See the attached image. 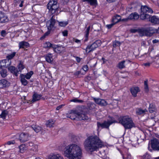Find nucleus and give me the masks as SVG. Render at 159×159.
Returning a JSON list of instances; mask_svg holds the SVG:
<instances>
[{
	"mask_svg": "<svg viewBox=\"0 0 159 159\" xmlns=\"http://www.w3.org/2000/svg\"><path fill=\"white\" fill-rule=\"evenodd\" d=\"M84 144L85 150L91 152L97 151L99 148L104 147L103 142L96 135H92L88 137Z\"/></svg>",
	"mask_w": 159,
	"mask_h": 159,
	"instance_id": "f257e3e1",
	"label": "nucleus"
},
{
	"mask_svg": "<svg viewBox=\"0 0 159 159\" xmlns=\"http://www.w3.org/2000/svg\"><path fill=\"white\" fill-rule=\"evenodd\" d=\"M82 150L78 145L74 144L66 146L64 150L65 156L69 159H80L82 157Z\"/></svg>",
	"mask_w": 159,
	"mask_h": 159,
	"instance_id": "f03ea898",
	"label": "nucleus"
},
{
	"mask_svg": "<svg viewBox=\"0 0 159 159\" xmlns=\"http://www.w3.org/2000/svg\"><path fill=\"white\" fill-rule=\"evenodd\" d=\"M118 120L119 123L123 125L125 129H131L135 127L132 119L128 116L120 117Z\"/></svg>",
	"mask_w": 159,
	"mask_h": 159,
	"instance_id": "7ed1b4c3",
	"label": "nucleus"
},
{
	"mask_svg": "<svg viewBox=\"0 0 159 159\" xmlns=\"http://www.w3.org/2000/svg\"><path fill=\"white\" fill-rule=\"evenodd\" d=\"M138 31L139 34L141 37L144 36H152L155 33V30L152 28L150 27L139 29Z\"/></svg>",
	"mask_w": 159,
	"mask_h": 159,
	"instance_id": "20e7f679",
	"label": "nucleus"
},
{
	"mask_svg": "<svg viewBox=\"0 0 159 159\" xmlns=\"http://www.w3.org/2000/svg\"><path fill=\"white\" fill-rule=\"evenodd\" d=\"M68 117L73 120H86L88 119V117L85 114L78 112L76 111L70 113Z\"/></svg>",
	"mask_w": 159,
	"mask_h": 159,
	"instance_id": "39448f33",
	"label": "nucleus"
},
{
	"mask_svg": "<svg viewBox=\"0 0 159 159\" xmlns=\"http://www.w3.org/2000/svg\"><path fill=\"white\" fill-rule=\"evenodd\" d=\"M141 10L142 13L140 15V18L142 20L148 19L150 18V16L146 13H152L153 12L151 8L146 6H142Z\"/></svg>",
	"mask_w": 159,
	"mask_h": 159,
	"instance_id": "423d86ee",
	"label": "nucleus"
},
{
	"mask_svg": "<svg viewBox=\"0 0 159 159\" xmlns=\"http://www.w3.org/2000/svg\"><path fill=\"white\" fill-rule=\"evenodd\" d=\"M57 4V0H50L48 4V8L51 11L52 14L55 13L57 10L58 7Z\"/></svg>",
	"mask_w": 159,
	"mask_h": 159,
	"instance_id": "0eeeda50",
	"label": "nucleus"
},
{
	"mask_svg": "<svg viewBox=\"0 0 159 159\" xmlns=\"http://www.w3.org/2000/svg\"><path fill=\"white\" fill-rule=\"evenodd\" d=\"M102 42L100 40H97L94 41L91 45H88L86 49V52L87 53H89L92 51H93L98 46L101 45Z\"/></svg>",
	"mask_w": 159,
	"mask_h": 159,
	"instance_id": "6e6552de",
	"label": "nucleus"
},
{
	"mask_svg": "<svg viewBox=\"0 0 159 159\" xmlns=\"http://www.w3.org/2000/svg\"><path fill=\"white\" fill-rule=\"evenodd\" d=\"M116 122H117V121L112 119L111 120H108L107 121H104L102 123H101L100 122H98L97 123V127L98 128L100 127L102 128H108L111 125Z\"/></svg>",
	"mask_w": 159,
	"mask_h": 159,
	"instance_id": "1a4fd4ad",
	"label": "nucleus"
},
{
	"mask_svg": "<svg viewBox=\"0 0 159 159\" xmlns=\"http://www.w3.org/2000/svg\"><path fill=\"white\" fill-rule=\"evenodd\" d=\"M151 145L152 149L155 151H159V140L154 138L151 141Z\"/></svg>",
	"mask_w": 159,
	"mask_h": 159,
	"instance_id": "9d476101",
	"label": "nucleus"
},
{
	"mask_svg": "<svg viewBox=\"0 0 159 159\" xmlns=\"http://www.w3.org/2000/svg\"><path fill=\"white\" fill-rule=\"evenodd\" d=\"M54 16H52L50 20L47 22L46 26L49 30H51L54 28L56 23V20L53 18Z\"/></svg>",
	"mask_w": 159,
	"mask_h": 159,
	"instance_id": "9b49d317",
	"label": "nucleus"
},
{
	"mask_svg": "<svg viewBox=\"0 0 159 159\" xmlns=\"http://www.w3.org/2000/svg\"><path fill=\"white\" fill-rule=\"evenodd\" d=\"M30 135L27 133H22L20 135V140L22 142H24L28 140Z\"/></svg>",
	"mask_w": 159,
	"mask_h": 159,
	"instance_id": "f8f14e48",
	"label": "nucleus"
},
{
	"mask_svg": "<svg viewBox=\"0 0 159 159\" xmlns=\"http://www.w3.org/2000/svg\"><path fill=\"white\" fill-rule=\"evenodd\" d=\"M9 19L5 13L0 11V23L4 24L8 22Z\"/></svg>",
	"mask_w": 159,
	"mask_h": 159,
	"instance_id": "ddd939ff",
	"label": "nucleus"
},
{
	"mask_svg": "<svg viewBox=\"0 0 159 159\" xmlns=\"http://www.w3.org/2000/svg\"><path fill=\"white\" fill-rule=\"evenodd\" d=\"M93 100L97 104L102 106H105L108 104L107 102L104 99L94 98Z\"/></svg>",
	"mask_w": 159,
	"mask_h": 159,
	"instance_id": "4468645a",
	"label": "nucleus"
},
{
	"mask_svg": "<svg viewBox=\"0 0 159 159\" xmlns=\"http://www.w3.org/2000/svg\"><path fill=\"white\" fill-rule=\"evenodd\" d=\"M0 67H4L5 68H8L10 66L11 64V60L7 59H4L2 60V62L0 63Z\"/></svg>",
	"mask_w": 159,
	"mask_h": 159,
	"instance_id": "2eb2a0df",
	"label": "nucleus"
},
{
	"mask_svg": "<svg viewBox=\"0 0 159 159\" xmlns=\"http://www.w3.org/2000/svg\"><path fill=\"white\" fill-rule=\"evenodd\" d=\"M8 70L11 73L17 76L18 74H20L18 72V70L13 66H10L8 68Z\"/></svg>",
	"mask_w": 159,
	"mask_h": 159,
	"instance_id": "dca6fc26",
	"label": "nucleus"
},
{
	"mask_svg": "<svg viewBox=\"0 0 159 159\" xmlns=\"http://www.w3.org/2000/svg\"><path fill=\"white\" fill-rule=\"evenodd\" d=\"M130 90L134 97H136L137 93L140 91L138 87H133L130 89Z\"/></svg>",
	"mask_w": 159,
	"mask_h": 159,
	"instance_id": "f3484780",
	"label": "nucleus"
},
{
	"mask_svg": "<svg viewBox=\"0 0 159 159\" xmlns=\"http://www.w3.org/2000/svg\"><path fill=\"white\" fill-rule=\"evenodd\" d=\"M53 48L54 52L57 53H61L64 50V47L62 46H59L54 44L53 45Z\"/></svg>",
	"mask_w": 159,
	"mask_h": 159,
	"instance_id": "a211bd4d",
	"label": "nucleus"
},
{
	"mask_svg": "<svg viewBox=\"0 0 159 159\" xmlns=\"http://www.w3.org/2000/svg\"><path fill=\"white\" fill-rule=\"evenodd\" d=\"M148 19H149V21L153 24H159V17L157 16H154L151 17H150V18Z\"/></svg>",
	"mask_w": 159,
	"mask_h": 159,
	"instance_id": "6ab92c4d",
	"label": "nucleus"
},
{
	"mask_svg": "<svg viewBox=\"0 0 159 159\" xmlns=\"http://www.w3.org/2000/svg\"><path fill=\"white\" fill-rule=\"evenodd\" d=\"M139 18V15L137 12L132 13L128 17L130 20H137Z\"/></svg>",
	"mask_w": 159,
	"mask_h": 159,
	"instance_id": "aec40b11",
	"label": "nucleus"
},
{
	"mask_svg": "<svg viewBox=\"0 0 159 159\" xmlns=\"http://www.w3.org/2000/svg\"><path fill=\"white\" fill-rule=\"evenodd\" d=\"M83 2H87L91 6L96 7L98 5L97 0H83Z\"/></svg>",
	"mask_w": 159,
	"mask_h": 159,
	"instance_id": "412c9836",
	"label": "nucleus"
},
{
	"mask_svg": "<svg viewBox=\"0 0 159 159\" xmlns=\"http://www.w3.org/2000/svg\"><path fill=\"white\" fill-rule=\"evenodd\" d=\"M121 18V16L120 15H116L113 17L112 19V22L115 24L120 21Z\"/></svg>",
	"mask_w": 159,
	"mask_h": 159,
	"instance_id": "4be33fe9",
	"label": "nucleus"
},
{
	"mask_svg": "<svg viewBox=\"0 0 159 159\" xmlns=\"http://www.w3.org/2000/svg\"><path fill=\"white\" fill-rule=\"evenodd\" d=\"M41 97V95L37 93H35L33 96V99L31 102H34L39 101Z\"/></svg>",
	"mask_w": 159,
	"mask_h": 159,
	"instance_id": "5701e85b",
	"label": "nucleus"
},
{
	"mask_svg": "<svg viewBox=\"0 0 159 159\" xmlns=\"http://www.w3.org/2000/svg\"><path fill=\"white\" fill-rule=\"evenodd\" d=\"M48 159H64L63 157L60 154H53L49 156Z\"/></svg>",
	"mask_w": 159,
	"mask_h": 159,
	"instance_id": "b1692460",
	"label": "nucleus"
},
{
	"mask_svg": "<svg viewBox=\"0 0 159 159\" xmlns=\"http://www.w3.org/2000/svg\"><path fill=\"white\" fill-rule=\"evenodd\" d=\"M46 61L49 63H51L53 61L52 55V54L49 53L44 56Z\"/></svg>",
	"mask_w": 159,
	"mask_h": 159,
	"instance_id": "393cba45",
	"label": "nucleus"
},
{
	"mask_svg": "<svg viewBox=\"0 0 159 159\" xmlns=\"http://www.w3.org/2000/svg\"><path fill=\"white\" fill-rule=\"evenodd\" d=\"M9 83L8 81L4 79L0 80V88H3L8 86Z\"/></svg>",
	"mask_w": 159,
	"mask_h": 159,
	"instance_id": "a878e982",
	"label": "nucleus"
},
{
	"mask_svg": "<svg viewBox=\"0 0 159 159\" xmlns=\"http://www.w3.org/2000/svg\"><path fill=\"white\" fill-rule=\"evenodd\" d=\"M29 47V43L25 41H23L20 42L19 43V48H24Z\"/></svg>",
	"mask_w": 159,
	"mask_h": 159,
	"instance_id": "bb28decb",
	"label": "nucleus"
},
{
	"mask_svg": "<svg viewBox=\"0 0 159 159\" xmlns=\"http://www.w3.org/2000/svg\"><path fill=\"white\" fill-rule=\"evenodd\" d=\"M129 61H129L126 60H123L122 61L120 62L117 65V67L120 69H123L125 67V63L126 61Z\"/></svg>",
	"mask_w": 159,
	"mask_h": 159,
	"instance_id": "cd10ccee",
	"label": "nucleus"
},
{
	"mask_svg": "<svg viewBox=\"0 0 159 159\" xmlns=\"http://www.w3.org/2000/svg\"><path fill=\"white\" fill-rule=\"evenodd\" d=\"M20 77V81L22 84L24 86L28 84V81L25 78V75H21Z\"/></svg>",
	"mask_w": 159,
	"mask_h": 159,
	"instance_id": "c85d7f7f",
	"label": "nucleus"
},
{
	"mask_svg": "<svg viewBox=\"0 0 159 159\" xmlns=\"http://www.w3.org/2000/svg\"><path fill=\"white\" fill-rule=\"evenodd\" d=\"M31 127L33 130L36 133L39 132L42 129V128L41 127L35 125H33Z\"/></svg>",
	"mask_w": 159,
	"mask_h": 159,
	"instance_id": "c756f323",
	"label": "nucleus"
},
{
	"mask_svg": "<svg viewBox=\"0 0 159 159\" xmlns=\"http://www.w3.org/2000/svg\"><path fill=\"white\" fill-rule=\"evenodd\" d=\"M7 71L6 69L2 68V67H0V74L4 78L7 76Z\"/></svg>",
	"mask_w": 159,
	"mask_h": 159,
	"instance_id": "7c9ffc66",
	"label": "nucleus"
},
{
	"mask_svg": "<svg viewBox=\"0 0 159 159\" xmlns=\"http://www.w3.org/2000/svg\"><path fill=\"white\" fill-rule=\"evenodd\" d=\"M54 121L50 119L46 122V125L48 127H53L54 125Z\"/></svg>",
	"mask_w": 159,
	"mask_h": 159,
	"instance_id": "2f4dec72",
	"label": "nucleus"
},
{
	"mask_svg": "<svg viewBox=\"0 0 159 159\" xmlns=\"http://www.w3.org/2000/svg\"><path fill=\"white\" fill-rule=\"evenodd\" d=\"M146 110H142L140 108H138L136 110V112L137 115H141L144 114L146 111H147Z\"/></svg>",
	"mask_w": 159,
	"mask_h": 159,
	"instance_id": "473e14b6",
	"label": "nucleus"
},
{
	"mask_svg": "<svg viewBox=\"0 0 159 159\" xmlns=\"http://www.w3.org/2000/svg\"><path fill=\"white\" fill-rule=\"evenodd\" d=\"M53 45H54V44H52L49 42H46L44 44V47L46 48H53Z\"/></svg>",
	"mask_w": 159,
	"mask_h": 159,
	"instance_id": "72a5a7b5",
	"label": "nucleus"
},
{
	"mask_svg": "<svg viewBox=\"0 0 159 159\" xmlns=\"http://www.w3.org/2000/svg\"><path fill=\"white\" fill-rule=\"evenodd\" d=\"M8 113V112L6 110H3L2 111L1 114L0 115V117L3 119H5Z\"/></svg>",
	"mask_w": 159,
	"mask_h": 159,
	"instance_id": "f704fd0d",
	"label": "nucleus"
},
{
	"mask_svg": "<svg viewBox=\"0 0 159 159\" xmlns=\"http://www.w3.org/2000/svg\"><path fill=\"white\" fill-rule=\"evenodd\" d=\"M155 110V106L152 104H150L149 107V111L151 113H153Z\"/></svg>",
	"mask_w": 159,
	"mask_h": 159,
	"instance_id": "c9c22d12",
	"label": "nucleus"
},
{
	"mask_svg": "<svg viewBox=\"0 0 159 159\" xmlns=\"http://www.w3.org/2000/svg\"><path fill=\"white\" fill-rule=\"evenodd\" d=\"M16 52H14L8 55L7 56V60H11V59H12L16 55Z\"/></svg>",
	"mask_w": 159,
	"mask_h": 159,
	"instance_id": "e433bc0d",
	"label": "nucleus"
},
{
	"mask_svg": "<svg viewBox=\"0 0 159 159\" xmlns=\"http://www.w3.org/2000/svg\"><path fill=\"white\" fill-rule=\"evenodd\" d=\"M25 68L22 62L21 61L20 62L18 65V71L19 73L21 71Z\"/></svg>",
	"mask_w": 159,
	"mask_h": 159,
	"instance_id": "4c0bfd02",
	"label": "nucleus"
},
{
	"mask_svg": "<svg viewBox=\"0 0 159 159\" xmlns=\"http://www.w3.org/2000/svg\"><path fill=\"white\" fill-rule=\"evenodd\" d=\"M33 74V72L32 71H31L30 72L27 73L25 75V78H26L27 79H29Z\"/></svg>",
	"mask_w": 159,
	"mask_h": 159,
	"instance_id": "58836bf2",
	"label": "nucleus"
},
{
	"mask_svg": "<svg viewBox=\"0 0 159 159\" xmlns=\"http://www.w3.org/2000/svg\"><path fill=\"white\" fill-rule=\"evenodd\" d=\"M88 106L90 110H92L95 107L96 105L93 103H91L88 104Z\"/></svg>",
	"mask_w": 159,
	"mask_h": 159,
	"instance_id": "ea45409f",
	"label": "nucleus"
},
{
	"mask_svg": "<svg viewBox=\"0 0 159 159\" xmlns=\"http://www.w3.org/2000/svg\"><path fill=\"white\" fill-rule=\"evenodd\" d=\"M120 45V42L118 41L115 40L113 43V46L114 48H116L117 46H119Z\"/></svg>",
	"mask_w": 159,
	"mask_h": 159,
	"instance_id": "a19ab883",
	"label": "nucleus"
},
{
	"mask_svg": "<svg viewBox=\"0 0 159 159\" xmlns=\"http://www.w3.org/2000/svg\"><path fill=\"white\" fill-rule=\"evenodd\" d=\"M68 24L67 21L59 22V25L61 27H65Z\"/></svg>",
	"mask_w": 159,
	"mask_h": 159,
	"instance_id": "79ce46f5",
	"label": "nucleus"
},
{
	"mask_svg": "<svg viewBox=\"0 0 159 159\" xmlns=\"http://www.w3.org/2000/svg\"><path fill=\"white\" fill-rule=\"evenodd\" d=\"M25 145L22 144L19 146L20 151V152H23L25 150Z\"/></svg>",
	"mask_w": 159,
	"mask_h": 159,
	"instance_id": "37998d69",
	"label": "nucleus"
},
{
	"mask_svg": "<svg viewBox=\"0 0 159 159\" xmlns=\"http://www.w3.org/2000/svg\"><path fill=\"white\" fill-rule=\"evenodd\" d=\"M144 89L145 91L147 92L148 91V80H145L144 82Z\"/></svg>",
	"mask_w": 159,
	"mask_h": 159,
	"instance_id": "c03bdc74",
	"label": "nucleus"
},
{
	"mask_svg": "<svg viewBox=\"0 0 159 159\" xmlns=\"http://www.w3.org/2000/svg\"><path fill=\"white\" fill-rule=\"evenodd\" d=\"M90 29V26H89L87 29H86L85 33V37L86 38H88L89 36V31Z\"/></svg>",
	"mask_w": 159,
	"mask_h": 159,
	"instance_id": "a18cd8bd",
	"label": "nucleus"
},
{
	"mask_svg": "<svg viewBox=\"0 0 159 159\" xmlns=\"http://www.w3.org/2000/svg\"><path fill=\"white\" fill-rule=\"evenodd\" d=\"M70 102H80L82 103L83 102V101L81 100H79L77 99V98H75L72 99L70 100Z\"/></svg>",
	"mask_w": 159,
	"mask_h": 159,
	"instance_id": "49530a36",
	"label": "nucleus"
},
{
	"mask_svg": "<svg viewBox=\"0 0 159 159\" xmlns=\"http://www.w3.org/2000/svg\"><path fill=\"white\" fill-rule=\"evenodd\" d=\"M143 159H150V156L148 153H146L142 157Z\"/></svg>",
	"mask_w": 159,
	"mask_h": 159,
	"instance_id": "de8ad7c7",
	"label": "nucleus"
},
{
	"mask_svg": "<svg viewBox=\"0 0 159 159\" xmlns=\"http://www.w3.org/2000/svg\"><path fill=\"white\" fill-rule=\"evenodd\" d=\"M38 146L36 145H34L32 148H31V149L34 151L36 152L37 151Z\"/></svg>",
	"mask_w": 159,
	"mask_h": 159,
	"instance_id": "09e8293b",
	"label": "nucleus"
},
{
	"mask_svg": "<svg viewBox=\"0 0 159 159\" xmlns=\"http://www.w3.org/2000/svg\"><path fill=\"white\" fill-rule=\"evenodd\" d=\"M50 30H48V31H47L44 34V35L41 38V39H44L46 37V36H47L48 34H49L50 33Z\"/></svg>",
	"mask_w": 159,
	"mask_h": 159,
	"instance_id": "8fccbe9b",
	"label": "nucleus"
},
{
	"mask_svg": "<svg viewBox=\"0 0 159 159\" xmlns=\"http://www.w3.org/2000/svg\"><path fill=\"white\" fill-rule=\"evenodd\" d=\"M26 146L27 147H32L34 146V143L31 142H29L26 143Z\"/></svg>",
	"mask_w": 159,
	"mask_h": 159,
	"instance_id": "3c124183",
	"label": "nucleus"
},
{
	"mask_svg": "<svg viewBox=\"0 0 159 159\" xmlns=\"http://www.w3.org/2000/svg\"><path fill=\"white\" fill-rule=\"evenodd\" d=\"M130 157V154H126L123 155V159H127L129 158Z\"/></svg>",
	"mask_w": 159,
	"mask_h": 159,
	"instance_id": "603ef678",
	"label": "nucleus"
},
{
	"mask_svg": "<svg viewBox=\"0 0 159 159\" xmlns=\"http://www.w3.org/2000/svg\"><path fill=\"white\" fill-rule=\"evenodd\" d=\"M1 35L3 37H5L7 35V33L5 30H2L1 32Z\"/></svg>",
	"mask_w": 159,
	"mask_h": 159,
	"instance_id": "864d4df0",
	"label": "nucleus"
},
{
	"mask_svg": "<svg viewBox=\"0 0 159 159\" xmlns=\"http://www.w3.org/2000/svg\"><path fill=\"white\" fill-rule=\"evenodd\" d=\"M82 69L85 72L88 71L89 69L87 65L84 66L82 67Z\"/></svg>",
	"mask_w": 159,
	"mask_h": 159,
	"instance_id": "5fc2aeb1",
	"label": "nucleus"
},
{
	"mask_svg": "<svg viewBox=\"0 0 159 159\" xmlns=\"http://www.w3.org/2000/svg\"><path fill=\"white\" fill-rule=\"evenodd\" d=\"M139 29H131L130 30V31L132 33H135L136 32H138L139 33Z\"/></svg>",
	"mask_w": 159,
	"mask_h": 159,
	"instance_id": "6e6d98bb",
	"label": "nucleus"
},
{
	"mask_svg": "<svg viewBox=\"0 0 159 159\" xmlns=\"http://www.w3.org/2000/svg\"><path fill=\"white\" fill-rule=\"evenodd\" d=\"M113 23H112L109 25H106V27L108 28V29H110L112 28V27L115 25Z\"/></svg>",
	"mask_w": 159,
	"mask_h": 159,
	"instance_id": "4d7b16f0",
	"label": "nucleus"
},
{
	"mask_svg": "<svg viewBox=\"0 0 159 159\" xmlns=\"http://www.w3.org/2000/svg\"><path fill=\"white\" fill-rule=\"evenodd\" d=\"M152 62H148L143 63V65H144V66H145L146 67H149L150 66L151 64H152Z\"/></svg>",
	"mask_w": 159,
	"mask_h": 159,
	"instance_id": "13d9d810",
	"label": "nucleus"
},
{
	"mask_svg": "<svg viewBox=\"0 0 159 159\" xmlns=\"http://www.w3.org/2000/svg\"><path fill=\"white\" fill-rule=\"evenodd\" d=\"M15 143V141L13 140L12 141H9L7 142V144L8 145H10L11 144H14Z\"/></svg>",
	"mask_w": 159,
	"mask_h": 159,
	"instance_id": "bf43d9fd",
	"label": "nucleus"
},
{
	"mask_svg": "<svg viewBox=\"0 0 159 159\" xmlns=\"http://www.w3.org/2000/svg\"><path fill=\"white\" fill-rule=\"evenodd\" d=\"M63 35L64 36H66L68 34V32L67 30H65L62 32Z\"/></svg>",
	"mask_w": 159,
	"mask_h": 159,
	"instance_id": "052dcab7",
	"label": "nucleus"
},
{
	"mask_svg": "<svg viewBox=\"0 0 159 159\" xmlns=\"http://www.w3.org/2000/svg\"><path fill=\"white\" fill-rule=\"evenodd\" d=\"M74 41H75V42L77 43H80V40L78 39H75L74 38L73 39Z\"/></svg>",
	"mask_w": 159,
	"mask_h": 159,
	"instance_id": "680f3d73",
	"label": "nucleus"
},
{
	"mask_svg": "<svg viewBox=\"0 0 159 159\" xmlns=\"http://www.w3.org/2000/svg\"><path fill=\"white\" fill-rule=\"evenodd\" d=\"M81 73V71H78L75 72L74 74V75H79Z\"/></svg>",
	"mask_w": 159,
	"mask_h": 159,
	"instance_id": "e2e57ef3",
	"label": "nucleus"
},
{
	"mask_svg": "<svg viewBox=\"0 0 159 159\" xmlns=\"http://www.w3.org/2000/svg\"><path fill=\"white\" fill-rule=\"evenodd\" d=\"M81 59L78 57H76V60L78 62H80L81 61Z\"/></svg>",
	"mask_w": 159,
	"mask_h": 159,
	"instance_id": "0e129e2a",
	"label": "nucleus"
},
{
	"mask_svg": "<svg viewBox=\"0 0 159 159\" xmlns=\"http://www.w3.org/2000/svg\"><path fill=\"white\" fill-rule=\"evenodd\" d=\"M109 3H111L115 2L117 0H106Z\"/></svg>",
	"mask_w": 159,
	"mask_h": 159,
	"instance_id": "69168bd1",
	"label": "nucleus"
},
{
	"mask_svg": "<svg viewBox=\"0 0 159 159\" xmlns=\"http://www.w3.org/2000/svg\"><path fill=\"white\" fill-rule=\"evenodd\" d=\"M63 106V105H61L58 106L56 108V110H58L60 109L61 108L62 106Z\"/></svg>",
	"mask_w": 159,
	"mask_h": 159,
	"instance_id": "338daca9",
	"label": "nucleus"
},
{
	"mask_svg": "<svg viewBox=\"0 0 159 159\" xmlns=\"http://www.w3.org/2000/svg\"><path fill=\"white\" fill-rule=\"evenodd\" d=\"M158 42V40H157V39H154L152 41V43H156Z\"/></svg>",
	"mask_w": 159,
	"mask_h": 159,
	"instance_id": "774afa93",
	"label": "nucleus"
}]
</instances>
